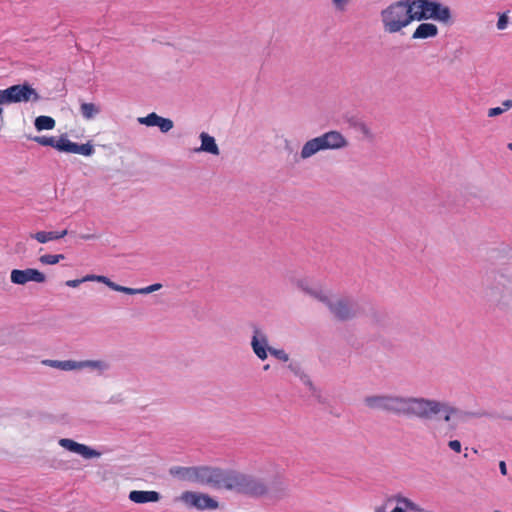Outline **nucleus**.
Masks as SVG:
<instances>
[{
  "label": "nucleus",
  "instance_id": "052dcab7",
  "mask_svg": "<svg viewBox=\"0 0 512 512\" xmlns=\"http://www.w3.org/2000/svg\"><path fill=\"white\" fill-rule=\"evenodd\" d=\"M507 147H508L509 150L512 151V142H510Z\"/></svg>",
  "mask_w": 512,
  "mask_h": 512
},
{
  "label": "nucleus",
  "instance_id": "5701e85b",
  "mask_svg": "<svg viewBox=\"0 0 512 512\" xmlns=\"http://www.w3.org/2000/svg\"><path fill=\"white\" fill-rule=\"evenodd\" d=\"M43 364L50 366L52 368H57L63 371H72L79 370V366L77 365V361L74 360H44Z\"/></svg>",
  "mask_w": 512,
  "mask_h": 512
},
{
  "label": "nucleus",
  "instance_id": "423d86ee",
  "mask_svg": "<svg viewBox=\"0 0 512 512\" xmlns=\"http://www.w3.org/2000/svg\"><path fill=\"white\" fill-rule=\"evenodd\" d=\"M41 99L39 93L26 81L0 89V104L36 103Z\"/></svg>",
  "mask_w": 512,
  "mask_h": 512
},
{
  "label": "nucleus",
  "instance_id": "b1692460",
  "mask_svg": "<svg viewBox=\"0 0 512 512\" xmlns=\"http://www.w3.org/2000/svg\"><path fill=\"white\" fill-rule=\"evenodd\" d=\"M101 112V107L95 103L81 102L80 113L86 120L94 119Z\"/></svg>",
  "mask_w": 512,
  "mask_h": 512
},
{
  "label": "nucleus",
  "instance_id": "f03ea898",
  "mask_svg": "<svg viewBox=\"0 0 512 512\" xmlns=\"http://www.w3.org/2000/svg\"><path fill=\"white\" fill-rule=\"evenodd\" d=\"M228 491L259 499L268 496L269 481L260 475L230 470L228 478Z\"/></svg>",
  "mask_w": 512,
  "mask_h": 512
},
{
  "label": "nucleus",
  "instance_id": "2f4dec72",
  "mask_svg": "<svg viewBox=\"0 0 512 512\" xmlns=\"http://www.w3.org/2000/svg\"><path fill=\"white\" fill-rule=\"evenodd\" d=\"M97 282L103 283L106 286H108L110 289L117 291V292H122V290H123V286L111 281L106 276L98 275Z\"/></svg>",
  "mask_w": 512,
  "mask_h": 512
},
{
  "label": "nucleus",
  "instance_id": "1a4fd4ad",
  "mask_svg": "<svg viewBox=\"0 0 512 512\" xmlns=\"http://www.w3.org/2000/svg\"><path fill=\"white\" fill-rule=\"evenodd\" d=\"M502 278V275L500 279L495 278L494 282L485 288L484 297L492 305L506 308L509 306L512 291L501 281Z\"/></svg>",
  "mask_w": 512,
  "mask_h": 512
},
{
  "label": "nucleus",
  "instance_id": "c9c22d12",
  "mask_svg": "<svg viewBox=\"0 0 512 512\" xmlns=\"http://www.w3.org/2000/svg\"><path fill=\"white\" fill-rule=\"evenodd\" d=\"M269 353L280 361L287 362L289 355L283 349L271 348Z\"/></svg>",
  "mask_w": 512,
  "mask_h": 512
},
{
  "label": "nucleus",
  "instance_id": "37998d69",
  "mask_svg": "<svg viewBox=\"0 0 512 512\" xmlns=\"http://www.w3.org/2000/svg\"><path fill=\"white\" fill-rule=\"evenodd\" d=\"M511 108H512V100L511 99H507L502 102L501 109L503 110V112H505Z\"/></svg>",
  "mask_w": 512,
  "mask_h": 512
},
{
  "label": "nucleus",
  "instance_id": "7c9ffc66",
  "mask_svg": "<svg viewBox=\"0 0 512 512\" xmlns=\"http://www.w3.org/2000/svg\"><path fill=\"white\" fill-rule=\"evenodd\" d=\"M64 258V254H45L40 256L39 261L44 265H55Z\"/></svg>",
  "mask_w": 512,
  "mask_h": 512
},
{
  "label": "nucleus",
  "instance_id": "f257e3e1",
  "mask_svg": "<svg viewBox=\"0 0 512 512\" xmlns=\"http://www.w3.org/2000/svg\"><path fill=\"white\" fill-rule=\"evenodd\" d=\"M364 405L371 409L391 414L397 417L418 418L430 420L434 416L444 413L443 420L451 421L455 406L447 402L414 396H402L397 394H374L363 399Z\"/></svg>",
  "mask_w": 512,
  "mask_h": 512
},
{
  "label": "nucleus",
  "instance_id": "603ef678",
  "mask_svg": "<svg viewBox=\"0 0 512 512\" xmlns=\"http://www.w3.org/2000/svg\"><path fill=\"white\" fill-rule=\"evenodd\" d=\"M410 501H411L410 499L404 497V498H401V500H399V503L403 504L407 508V506L409 505Z\"/></svg>",
  "mask_w": 512,
  "mask_h": 512
},
{
  "label": "nucleus",
  "instance_id": "f3484780",
  "mask_svg": "<svg viewBox=\"0 0 512 512\" xmlns=\"http://www.w3.org/2000/svg\"><path fill=\"white\" fill-rule=\"evenodd\" d=\"M128 498L134 503L145 504L158 502L161 499V494L157 491L133 490L129 493Z\"/></svg>",
  "mask_w": 512,
  "mask_h": 512
},
{
  "label": "nucleus",
  "instance_id": "4d7b16f0",
  "mask_svg": "<svg viewBox=\"0 0 512 512\" xmlns=\"http://www.w3.org/2000/svg\"><path fill=\"white\" fill-rule=\"evenodd\" d=\"M269 368H270V365H269V364H266V365H264V367H263V369H264L265 371L269 370Z\"/></svg>",
  "mask_w": 512,
  "mask_h": 512
},
{
  "label": "nucleus",
  "instance_id": "bb28decb",
  "mask_svg": "<svg viewBox=\"0 0 512 512\" xmlns=\"http://www.w3.org/2000/svg\"><path fill=\"white\" fill-rule=\"evenodd\" d=\"M70 153L91 156L94 153V147L90 142H87L85 144H78L72 142Z\"/></svg>",
  "mask_w": 512,
  "mask_h": 512
},
{
  "label": "nucleus",
  "instance_id": "a211bd4d",
  "mask_svg": "<svg viewBox=\"0 0 512 512\" xmlns=\"http://www.w3.org/2000/svg\"><path fill=\"white\" fill-rule=\"evenodd\" d=\"M323 150H324L323 144L321 142L320 137L318 136V137L312 138L304 143V145L302 146V149L300 151L299 158L302 160H306V159L314 156L319 151H323Z\"/></svg>",
  "mask_w": 512,
  "mask_h": 512
},
{
  "label": "nucleus",
  "instance_id": "6ab92c4d",
  "mask_svg": "<svg viewBox=\"0 0 512 512\" xmlns=\"http://www.w3.org/2000/svg\"><path fill=\"white\" fill-rule=\"evenodd\" d=\"M451 412L454 413V417L458 420V422H461V423H464L471 418H482V417L496 418V417H498L496 414L490 413L485 410L464 411L457 407H455V410H451Z\"/></svg>",
  "mask_w": 512,
  "mask_h": 512
},
{
  "label": "nucleus",
  "instance_id": "6e6d98bb",
  "mask_svg": "<svg viewBox=\"0 0 512 512\" xmlns=\"http://www.w3.org/2000/svg\"><path fill=\"white\" fill-rule=\"evenodd\" d=\"M2 105H3V104H0V121H1V123H3V121H4V120H3V117H2V114H3V108H2Z\"/></svg>",
  "mask_w": 512,
  "mask_h": 512
},
{
  "label": "nucleus",
  "instance_id": "4468645a",
  "mask_svg": "<svg viewBox=\"0 0 512 512\" xmlns=\"http://www.w3.org/2000/svg\"><path fill=\"white\" fill-rule=\"evenodd\" d=\"M138 122L148 127L156 126L162 133H167L174 127V123L171 119L161 117L155 112L149 113L145 117L138 118Z\"/></svg>",
  "mask_w": 512,
  "mask_h": 512
},
{
  "label": "nucleus",
  "instance_id": "a878e982",
  "mask_svg": "<svg viewBox=\"0 0 512 512\" xmlns=\"http://www.w3.org/2000/svg\"><path fill=\"white\" fill-rule=\"evenodd\" d=\"M35 128L38 131L51 130L55 127V120L50 116H38L34 121Z\"/></svg>",
  "mask_w": 512,
  "mask_h": 512
},
{
  "label": "nucleus",
  "instance_id": "20e7f679",
  "mask_svg": "<svg viewBox=\"0 0 512 512\" xmlns=\"http://www.w3.org/2000/svg\"><path fill=\"white\" fill-rule=\"evenodd\" d=\"M414 21L434 20L443 24L452 22L451 9L436 0H410Z\"/></svg>",
  "mask_w": 512,
  "mask_h": 512
},
{
  "label": "nucleus",
  "instance_id": "9b49d317",
  "mask_svg": "<svg viewBox=\"0 0 512 512\" xmlns=\"http://www.w3.org/2000/svg\"><path fill=\"white\" fill-rule=\"evenodd\" d=\"M10 277L11 282L17 285H24L29 281L37 283H43L46 281L45 274L34 268H27L25 270L13 269Z\"/></svg>",
  "mask_w": 512,
  "mask_h": 512
},
{
  "label": "nucleus",
  "instance_id": "393cba45",
  "mask_svg": "<svg viewBox=\"0 0 512 512\" xmlns=\"http://www.w3.org/2000/svg\"><path fill=\"white\" fill-rule=\"evenodd\" d=\"M77 365L79 366V369L91 368L99 371H105L109 369V364L102 360L77 361Z\"/></svg>",
  "mask_w": 512,
  "mask_h": 512
},
{
  "label": "nucleus",
  "instance_id": "c03bdc74",
  "mask_svg": "<svg viewBox=\"0 0 512 512\" xmlns=\"http://www.w3.org/2000/svg\"><path fill=\"white\" fill-rule=\"evenodd\" d=\"M97 277H98V275L89 274V275L84 276L83 280H84V282H87V281H96L97 282Z\"/></svg>",
  "mask_w": 512,
  "mask_h": 512
},
{
  "label": "nucleus",
  "instance_id": "aec40b11",
  "mask_svg": "<svg viewBox=\"0 0 512 512\" xmlns=\"http://www.w3.org/2000/svg\"><path fill=\"white\" fill-rule=\"evenodd\" d=\"M199 137L201 140V146L195 149L196 152H206L212 155L220 154L219 147L216 144L215 138L213 136H210L206 132H202L200 133Z\"/></svg>",
  "mask_w": 512,
  "mask_h": 512
},
{
  "label": "nucleus",
  "instance_id": "de8ad7c7",
  "mask_svg": "<svg viewBox=\"0 0 512 512\" xmlns=\"http://www.w3.org/2000/svg\"><path fill=\"white\" fill-rule=\"evenodd\" d=\"M407 509L409 510H413V511H420L419 507L417 506V504H415L414 502L410 501L409 505L407 506Z\"/></svg>",
  "mask_w": 512,
  "mask_h": 512
},
{
  "label": "nucleus",
  "instance_id": "6e6552de",
  "mask_svg": "<svg viewBox=\"0 0 512 512\" xmlns=\"http://www.w3.org/2000/svg\"><path fill=\"white\" fill-rule=\"evenodd\" d=\"M188 509H196L199 511L216 510L219 508V502L206 493L195 491H184L177 498Z\"/></svg>",
  "mask_w": 512,
  "mask_h": 512
},
{
  "label": "nucleus",
  "instance_id": "3c124183",
  "mask_svg": "<svg viewBox=\"0 0 512 512\" xmlns=\"http://www.w3.org/2000/svg\"><path fill=\"white\" fill-rule=\"evenodd\" d=\"M410 501H411L410 499L404 497V498H401V500H399V503L403 504L407 508V506L409 505Z\"/></svg>",
  "mask_w": 512,
  "mask_h": 512
},
{
  "label": "nucleus",
  "instance_id": "864d4df0",
  "mask_svg": "<svg viewBox=\"0 0 512 512\" xmlns=\"http://www.w3.org/2000/svg\"><path fill=\"white\" fill-rule=\"evenodd\" d=\"M80 238L83 239V240H89V239L95 238V236L94 235H90V234H86V235H81Z\"/></svg>",
  "mask_w": 512,
  "mask_h": 512
},
{
  "label": "nucleus",
  "instance_id": "a19ab883",
  "mask_svg": "<svg viewBox=\"0 0 512 512\" xmlns=\"http://www.w3.org/2000/svg\"><path fill=\"white\" fill-rule=\"evenodd\" d=\"M82 283H84L83 278H81V279H74V280H68V281L65 282V285L68 286V287L76 288V287H78Z\"/></svg>",
  "mask_w": 512,
  "mask_h": 512
},
{
  "label": "nucleus",
  "instance_id": "e433bc0d",
  "mask_svg": "<svg viewBox=\"0 0 512 512\" xmlns=\"http://www.w3.org/2000/svg\"><path fill=\"white\" fill-rule=\"evenodd\" d=\"M356 128L369 140H372L374 138V135L371 131V129L364 123L359 122L356 124Z\"/></svg>",
  "mask_w": 512,
  "mask_h": 512
},
{
  "label": "nucleus",
  "instance_id": "79ce46f5",
  "mask_svg": "<svg viewBox=\"0 0 512 512\" xmlns=\"http://www.w3.org/2000/svg\"><path fill=\"white\" fill-rule=\"evenodd\" d=\"M502 113H504V112L501 109V107L490 108L488 110V117H496L498 115H501Z\"/></svg>",
  "mask_w": 512,
  "mask_h": 512
},
{
  "label": "nucleus",
  "instance_id": "412c9836",
  "mask_svg": "<svg viewBox=\"0 0 512 512\" xmlns=\"http://www.w3.org/2000/svg\"><path fill=\"white\" fill-rule=\"evenodd\" d=\"M438 27L433 23H421L412 34V39H428L438 35Z\"/></svg>",
  "mask_w": 512,
  "mask_h": 512
},
{
  "label": "nucleus",
  "instance_id": "c85d7f7f",
  "mask_svg": "<svg viewBox=\"0 0 512 512\" xmlns=\"http://www.w3.org/2000/svg\"><path fill=\"white\" fill-rule=\"evenodd\" d=\"M300 287L303 289V291H305L307 294L311 295L312 297H314L315 299H317L318 301L322 302L323 304L326 305V307H328L329 305V302H331L332 300V296H328L326 294H324L322 291L320 290H314V289H310L308 287H304L303 284H300Z\"/></svg>",
  "mask_w": 512,
  "mask_h": 512
},
{
  "label": "nucleus",
  "instance_id": "bf43d9fd",
  "mask_svg": "<svg viewBox=\"0 0 512 512\" xmlns=\"http://www.w3.org/2000/svg\"><path fill=\"white\" fill-rule=\"evenodd\" d=\"M456 427H457V425H456V424H450V428H451V429H453V430H454V429H456Z\"/></svg>",
  "mask_w": 512,
  "mask_h": 512
},
{
  "label": "nucleus",
  "instance_id": "0eeeda50",
  "mask_svg": "<svg viewBox=\"0 0 512 512\" xmlns=\"http://www.w3.org/2000/svg\"><path fill=\"white\" fill-rule=\"evenodd\" d=\"M230 470L207 465L197 466L196 483L227 490Z\"/></svg>",
  "mask_w": 512,
  "mask_h": 512
},
{
  "label": "nucleus",
  "instance_id": "4be33fe9",
  "mask_svg": "<svg viewBox=\"0 0 512 512\" xmlns=\"http://www.w3.org/2000/svg\"><path fill=\"white\" fill-rule=\"evenodd\" d=\"M68 234V231H38L36 233L30 234V237L37 240L39 243H47L49 241L58 240L65 237Z\"/></svg>",
  "mask_w": 512,
  "mask_h": 512
},
{
  "label": "nucleus",
  "instance_id": "c756f323",
  "mask_svg": "<svg viewBox=\"0 0 512 512\" xmlns=\"http://www.w3.org/2000/svg\"><path fill=\"white\" fill-rule=\"evenodd\" d=\"M72 141L66 135H61L59 138L55 137L53 148L60 152L70 153Z\"/></svg>",
  "mask_w": 512,
  "mask_h": 512
},
{
  "label": "nucleus",
  "instance_id": "72a5a7b5",
  "mask_svg": "<svg viewBox=\"0 0 512 512\" xmlns=\"http://www.w3.org/2000/svg\"><path fill=\"white\" fill-rule=\"evenodd\" d=\"M32 141L38 143L42 146H50L53 147L54 145V136H34L30 138Z\"/></svg>",
  "mask_w": 512,
  "mask_h": 512
},
{
  "label": "nucleus",
  "instance_id": "4c0bfd02",
  "mask_svg": "<svg viewBox=\"0 0 512 512\" xmlns=\"http://www.w3.org/2000/svg\"><path fill=\"white\" fill-rule=\"evenodd\" d=\"M508 22H509V18L508 16L506 15V13H503L499 16V19L497 21V28L499 30H503L507 27L508 25Z\"/></svg>",
  "mask_w": 512,
  "mask_h": 512
},
{
  "label": "nucleus",
  "instance_id": "7ed1b4c3",
  "mask_svg": "<svg viewBox=\"0 0 512 512\" xmlns=\"http://www.w3.org/2000/svg\"><path fill=\"white\" fill-rule=\"evenodd\" d=\"M381 21L385 32L393 34L414 21L410 0H399L381 11Z\"/></svg>",
  "mask_w": 512,
  "mask_h": 512
},
{
  "label": "nucleus",
  "instance_id": "f704fd0d",
  "mask_svg": "<svg viewBox=\"0 0 512 512\" xmlns=\"http://www.w3.org/2000/svg\"><path fill=\"white\" fill-rule=\"evenodd\" d=\"M122 293H125L128 295H136V294H149L150 291H149L148 286L144 287V288H130V287L123 286Z\"/></svg>",
  "mask_w": 512,
  "mask_h": 512
},
{
  "label": "nucleus",
  "instance_id": "ea45409f",
  "mask_svg": "<svg viewBox=\"0 0 512 512\" xmlns=\"http://www.w3.org/2000/svg\"><path fill=\"white\" fill-rule=\"evenodd\" d=\"M332 2L334 4V6L336 7V9L342 11L348 4L349 0H332Z\"/></svg>",
  "mask_w": 512,
  "mask_h": 512
},
{
  "label": "nucleus",
  "instance_id": "5fc2aeb1",
  "mask_svg": "<svg viewBox=\"0 0 512 512\" xmlns=\"http://www.w3.org/2000/svg\"><path fill=\"white\" fill-rule=\"evenodd\" d=\"M392 512H405V510L402 507L396 506Z\"/></svg>",
  "mask_w": 512,
  "mask_h": 512
},
{
  "label": "nucleus",
  "instance_id": "9d476101",
  "mask_svg": "<svg viewBox=\"0 0 512 512\" xmlns=\"http://www.w3.org/2000/svg\"><path fill=\"white\" fill-rule=\"evenodd\" d=\"M251 348L254 354L262 361L267 359L268 352L272 348L268 344V336L257 325L253 326Z\"/></svg>",
  "mask_w": 512,
  "mask_h": 512
},
{
  "label": "nucleus",
  "instance_id": "39448f33",
  "mask_svg": "<svg viewBox=\"0 0 512 512\" xmlns=\"http://www.w3.org/2000/svg\"><path fill=\"white\" fill-rule=\"evenodd\" d=\"M327 308L333 318L340 322L351 321L362 313L359 302L350 296H332V300Z\"/></svg>",
  "mask_w": 512,
  "mask_h": 512
},
{
  "label": "nucleus",
  "instance_id": "8fccbe9b",
  "mask_svg": "<svg viewBox=\"0 0 512 512\" xmlns=\"http://www.w3.org/2000/svg\"><path fill=\"white\" fill-rule=\"evenodd\" d=\"M387 504H388V503H386V502H385L384 504H382V505H380V506H377V507L375 508V512H386V505H387Z\"/></svg>",
  "mask_w": 512,
  "mask_h": 512
},
{
  "label": "nucleus",
  "instance_id": "cd10ccee",
  "mask_svg": "<svg viewBox=\"0 0 512 512\" xmlns=\"http://www.w3.org/2000/svg\"><path fill=\"white\" fill-rule=\"evenodd\" d=\"M288 369L299 379L302 381L304 385H306L311 379L310 377L304 372L302 369V366L297 361H292L288 365Z\"/></svg>",
  "mask_w": 512,
  "mask_h": 512
},
{
  "label": "nucleus",
  "instance_id": "ddd939ff",
  "mask_svg": "<svg viewBox=\"0 0 512 512\" xmlns=\"http://www.w3.org/2000/svg\"><path fill=\"white\" fill-rule=\"evenodd\" d=\"M324 150H339L348 146V141L344 135L336 130L328 131L319 136Z\"/></svg>",
  "mask_w": 512,
  "mask_h": 512
},
{
  "label": "nucleus",
  "instance_id": "09e8293b",
  "mask_svg": "<svg viewBox=\"0 0 512 512\" xmlns=\"http://www.w3.org/2000/svg\"><path fill=\"white\" fill-rule=\"evenodd\" d=\"M401 498H404L403 496L401 495H397V496H394V497H389L387 500H386V503H390L392 502L393 500H395L397 503H399V500H401Z\"/></svg>",
  "mask_w": 512,
  "mask_h": 512
},
{
  "label": "nucleus",
  "instance_id": "2eb2a0df",
  "mask_svg": "<svg viewBox=\"0 0 512 512\" xmlns=\"http://www.w3.org/2000/svg\"><path fill=\"white\" fill-rule=\"evenodd\" d=\"M169 474L180 481L196 483L197 466H173L169 469Z\"/></svg>",
  "mask_w": 512,
  "mask_h": 512
},
{
  "label": "nucleus",
  "instance_id": "13d9d810",
  "mask_svg": "<svg viewBox=\"0 0 512 512\" xmlns=\"http://www.w3.org/2000/svg\"><path fill=\"white\" fill-rule=\"evenodd\" d=\"M503 418L508 420V421H512V416H504Z\"/></svg>",
  "mask_w": 512,
  "mask_h": 512
},
{
  "label": "nucleus",
  "instance_id": "58836bf2",
  "mask_svg": "<svg viewBox=\"0 0 512 512\" xmlns=\"http://www.w3.org/2000/svg\"><path fill=\"white\" fill-rule=\"evenodd\" d=\"M448 446L451 450L455 451L456 453L461 452V443L458 440H450L448 442Z\"/></svg>",
  "mask_w": 512,
  "mask_h": 512
},
{
  "label": "nucleus",
  "instance_id": "f8f14e48",
  "mask_svg": "<svg viewBox=\"0 0 512 512\" xmlns=\"http://www.w3.org/2000/svg\"><path fill=\"white\" fill-rule=\"evenodd\" d=\"M58 443L66 450L79 454L85 459L98 458L101 456L99 451L69 438H61Z\"/></svg>",
  "mask_w": 512,
  "mask_h": 512
},
{
  "label": "nucleus",
  "instance_id": "a18cd8bd",
  "mask_svg": "<svg viewBox=\"0 0 512 512\" xmlns=\"http://www.w3.org/2000/svg\"><path fill=\"white\" fill-rule=\"evenodd\" d=\"M499 469H500V472H501L502 475H506L507 474V467H506V463L504 461H500Z\"/></svg>",
  "mask_w": 512,
  "mask_h": 512
},
{
  "label": "nucleus",
  "instance_id": "49530a36",
  "mask_svg": "<svg viewBox=\"0 0 512 512\" xmlns=\"http://www.w3.org/2000/svg\"><path fill=\"white\" fill-rule=\"evenodd\" d=\"M161 287H162V285L160 283H155V284L148 286L150 293L159 290Z\"/></svg>",
  "mask_w": 512,
  "mask_h": 512
},
{
  "label": "nucleus",
  "instance_id": "473e14b6",
  "mask_svg": "<svg viewBox=\"0 0 512 512\" xmlns=\"http://www.w3.org/2000/svg\"><path fill=\"white\" fill-rule=\"evenodd\" d=\"M308 390L310 391L311 395L319 402V403H324L325 402V399L323 398L322 396V393H321V390L319 388H317L313 382L310 380L306 385H305Z\"/></svg>",
  "mask_w": 512,
  "mask_h": 512
},
{
  "label": "nucleus",
  "instance_id": "dca6fc26",
  "mask_svg": "<svg viewBox=\"0 0 512 512\" xmlns=\"http://www.w3.org/2000/svg\"><path fill=\"white\" fill-rule=\"evenodd\" d=\"M289 495L288 484L281 478H274L269 482V492L267 498L280 500Z\"/></svg>",
  "mask_w": 512,
  "mask_h": 512
}]
</instances>
